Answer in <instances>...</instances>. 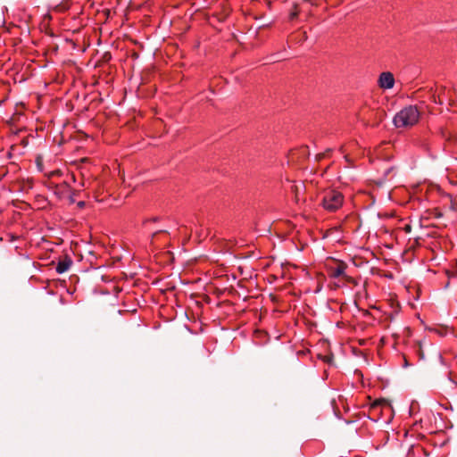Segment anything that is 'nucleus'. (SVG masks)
Returning <instances> with one entry per match:
<instances>
[{"mask_svg":"<svg viewBox=\"0 0 457 457\" xmlns=\"http://www.w3.org/2000/svg\"><path fill=\"white\" fill-rule=\"evenodd\" d=\"M420 116V112L415 105L403 108L394 117L393 122L396 128H409L415 125Z\"/></svg>","mask_w":457,"mask_h":457,"instance_id":"f257e3e1","label":"nucleus"},{"mask_svg":"<svg viewBox=\"0 0 457 457\" xmlns=\"http://www.w3.org/2000/svg\"><path fill=\"white\" fill-rule=\"evenodd\" d=\"M343 195L336 190H327L323 193L322 206L329 211L335 212L343 204Z\"/></svg>","mask_w":457,"mask_h":457,"instance_id":"f03ea898","label":"nucleus"},{"mask_svg":"<svg viewBox=\"0 0 457 457\" xmlns=\"http://www.w3.org/2000/svg\"><path fill=\"white\" fill-rule=\"evenodd\" d=\"M378 85L385 89L392 88L395 85L394 75L391 72H382L378 79Z\"/></svg>","mask_w":457,"mask_h":457,"instance_id":"7ed1b4c3","label":"nucleus"},{"mask_svg":"<svg viewBox=\"0 0 457 457\" xmlns=\"http://www.w3.org/2000/svg\"><path fill=\"white\" fill-rule=\"evenodd\" d=\"M72 264V260L69 256H65L62 261H60L56 266V271L60 274L67 271Z\"/></svg>","mask_w":457,"mask_h":457,"instance_id":"20e7f679","label":"nucleus"},{"mask_svg":"<svg viewBox=\"0 0 457 457\" xmlns=\"http://www.w3.org/2000/svg\"><path fill=\"white\" fill-rule=\"evenodd\" d=\"M345 268H346V264L344 263L343 262H339L336 268L330 269V276L332 278H338L341 276L342 277L345 276Z\"/></svg>","mask_w":457,"mask_h":457,"instance_id":"39448f33","label":"nucleus"},{"mask_svg":"<svg viewBox=\"0 0 457 457\" xmlns=\"http://www.w3.org/2000/svg\"><path fill=\"white\" fill-rule=\"evenodd\" d=\"M386 112L383 110H379L376 112V122L372 124V126H377L379 124V122L386 117Z\"/></svg>","mask_w":457,"mask_h":457,"instance_id":"423d86ee","label":"nucleus"},{"mask_svg":"<svg viewBox=\"0 0 457 457\" xmlns=\"http://www.w3.org/2000/svg\"><path fill=\"white\" fill-rule=\"evenodd\" d=\"M417 353H418L420 359L423 360L425 358L424 351L422 349V345L420 342L419 343V345H418Z\"/></svg>","mask_w":457,"mask_h":457,"instance_id":"0eeeda50","label":"nucleus"},{"mask_svg":"<svg viewBox=\"0 0 457 457\" xmlns=\"http://www.w3.org/2000/svg\"><path fill=\"white\" fill-rule=\"evenodd\" d=\"M69 8L67 4H61L55 6V10L58 12H64Z\"/></svg>","mask_w":457,"mask_h":457,"instance_id":"6e6552de","label":"nucleus"},{"mask_svg":"<svg viewBox=\"0 0 457 457\" xmlns=\"http://www.w3.org/2000/svg\"><path fill=\"white\" fill-rule=\"evenodd\" d=\"M381 404H386V405H389V403L387 400L386 399H380V400H377L374 402V403L372 404V407H376L378 405H381Z\"/></svg>","mask_w":457,"mask_h":457,"instance_id":"1a4fd4ad","label":"nucleus"},{"mask_svg":"<svg viewBox=\"0 0 457 457\" xmlns=\"http://www.w3.org/2000/svg\"><path fill=\"white\" fill-rule=\"evenodd\" d=\"M301 152H302V154H303V155H305L306 157H309L310 153H309V151H308V147H307V146H303V147L301 148Z\"/></svg>","mask_w":457,"mask_h":457,"instance_id":"9d476101","label":"nucleus"},{"mask_svg":"<svg viewBox=\"0 0 457 457\" xmlns=\"http://www.w3.org/2000/svg\"><path fill=\"white\" fill-rule=\"evenodd\" d=\"M324 157H326V154L325 153H321V154H318L316 155V161H320L321 159H323Z\"/></svg>","mask_w":457,"mask_h":457,"instance_id":"9b49d317","label":"nucleus"},{"mask_svg":"<svg viewBox=\"0 0 457 457\" xmlns=\"http://www.w3.org/2000/svg\"><path fill=\"white\" fill-rule=\"evenodd\" d=\"M324 361L328 362V363H331L332 362V360H333V356L332 355H329V356H325L323 358Z\"/></svg>","mask_w":457,"mask_h":457,"instance_id":"f8f14e48","label":"nucleus"},{"mask_svg":"<svg viewBox=\"0 0 457 457\" xmlns=\"http://www.w3.org/2000/svg\"><path fill=\"white\" fill-rule=\"evenodd\" d=\"M297 15H298V12H297V11L295 10V12H292L290 13L289 18H290V20H294V19H295V18L297 17Z\"/></svg>","mask_w":457,"mask_h":457,"instance_id":"ddd939ff","label":"nucleus"},{"mask_svg":"<svg viewBox=\"0 0 457 457\" xmlns=\"http://www.w3.org/2000/svg\"><path fill=\"white\" fill-rule=\"evenodd\" d=\"M343 277L345 278V280H346L347 282H349V283H354V279H353V278H351V277H349V276H346L345 274V276H343Z\"/></svg>","mask_w":457,"mask_h":457,"instance_id":"4468645a","label":"nucleus"},{"mask_svg":"<svg viewBox=\"0 0 457 457\" xmlns=\"http://www.w3.org/2000/svg\"><path fill=\"white\" fill-rule=\"evenodd\" d=\"M441 133H442V136H443V137H447V139H448V140H450V139H451V136H450V134H446V132L445 131V129H442Z\"/></svg>","mask_w":457,"mask_h":457,"instance_id":"2eb2a0df","label":"nucleus"},{"mask_svg":"<svg viewBox=\"0 0 457 457\" xmlns=\"http://www.w3.org/2000/svg\"><path fill=\"white\" fill-rule=\"evenodd\" d=\"M411 225H405V227H404V230H405L406 232H411Z\"/></svg>","mask_w":457,"mask_h":457,"instance_id":"dca6fc26","label":"nucleus"},{"mask_svg":"<svg viewBox=\"0 0 457 457\" xmlns=\"http://www.w3.org/2000/svg\"><path fill=\"white\" fill-rule=\"evenodd\" d=\"M161 232L168 233V231H167V230H159V231H156V232H154V233L153 234V237H154L156 235H158V234H159V233H161Z\"/></svg>","mask_w":457,"mask_h":457,"instance_id":"f3484780","label":"nucleus"},{"mask_svg":"<svg viewBox=\"0 0 457 457\" xmlns=\"http://www.w3.org/2000/svg\"><path fill=\"white\" fill-rule=\"evenodd\" d=\"M78 206H79V208L84 207V206H85V202L81 201V202L78 203Z\"/></svg>","mask_w":457,"mask_h":457,"instance_id":"a211bd4d","label":"nucleus"},{"mask_svg":"<svg viewBox=\"0 0 457 457\" xmlns=\"http://www.w3.org/2000/svg\"><path fill=\"white\" fill-rule=\"evenodd\" d=\"M270 24H271V22H269V23L263 22V24L260 28L269 27Z\"/></svg>","mask_w":457,"mask_h":457,"instance_id":"6ab92c4d","label":"nucleus"},{"mask_svg":"<svg viewBox=\"0 0 457 457\" xmlns=\"http://www.w3.org/2000/svg\"><path fill=\"white\" fill-rule=\"evenodd\" d=\"M270 24H271V22H269V23L263 22V24L260 28L269 27Z\"/></svg>","mask_w":457,"mask_h":457,"instance_id":"aec40b11","label":"nucleus"},{"mask_svg":"<svg viewBox=\"0 0 457 457\" xmlns=\"http://www.w3.org/2000/svg\"><path fill=\"white\" fill-rule=\"evenodd\" d=\"M292 189H293V191L295 193V195H297V193H298V187H297V186H294V187H292Z\"/></svg>","mask_w":457,"mask_h":457,"instance_id":"412c9836","label":"nucleus"},{"mask_svg":"<svg viewBox=\"0 0 457 457\" xmlns=\"http://www.w3.org/2000/svg\"><path fill=\"white\" fill-rule=\"evenodd\" d=\"M433 98H434V102H435V103L442 104V101H441V99H440V98H439V100H438V101H436V99L435 96H433Z\"/></svg>","mask_w":457,"mask_h":457,"instance_id":"4be33fe9","label":"nucleus"},{"mask_svg":"<svg viewBox=\"0 0 457 457\" xmlns=\"http://www.w3.org/2000/svg\"><path fill=\"white\" fill-rule=\"evenodd\" d=\"M331 151H332V149H330V148L327 149V150H326V152H325L326 156H327L328 154H329V153H331Z\"/></svg>","mask_w":457,"mask_h":457,"instance_id":"5701e85b","label":"nucleus"},{"mask_svg":"<svg viewBox=\"0 0 457 457\" xmlns=\"http://www.w3.org/2000/svg\"><path fill=\"white\" fill-rule=\"evenodd\" d=\"M60 173H61V171H60V170H56V171H54L52 174H53V175H59Z\"/></svg>","mask_w":457,"mask_h":457,"instance_id":"b1692460","label":"nucleus"},{"mask_svg":"<svg viewBox=\"0 0 457 457\" xmlns=\"http://www.w3.org/2000/svg\"><path fill=\"white\" fill-rule=\"evenodd\" d=\"M152 220H153V221H156V220H158V218H157V217L153 218V219H152Z\"/></svg>","mask_w":457,"mask_h":457,"instance_id":"393cba45","label":"nucleus"},{"mask_svg":"<svg viewBox=\"0 0 457 457\" xmlns=\"http://www.w3.org/2000/svg\"><path fill=\"white\" fill-rule=\"evenodd\" d=\"M270 4H271V3H270V1H268V2H267V4H268L269 6H270Z\"/></svg>","mask_w":457,"mask_h":457,"instance_id":"a878e982","label":"nucleus"},{"mask_svg":"<svg viewBox=\"0 0 457 457\" xmlns=\"http://www.w3.org/2000/svg\"><path fill=\"white\" fill-rule=\"evenodd\" d=\"M404 364H405V366H407V365H408V361H407L406 360H405V361H404Z\"/></svg>","mask_w":457,"mask_h":457,"instance_id":"bb28decb","label":"nucleus"},{"mask_svg":"<svg viewBox=\"0 0 457 457\" xmlns=\"http://www.w3.org/2000/svg\"><path fill=\"white\" fill-rule=\"evenodd\" d=\"M343 0H339L338 4L341 3Z\"/></svg>","mask_w":457,"mask_h":457,"instance_id":"cd10ccee","label":"nucleus"}]
</instances>
